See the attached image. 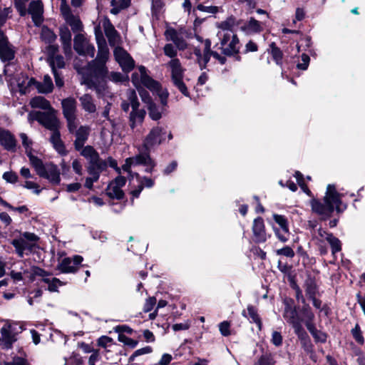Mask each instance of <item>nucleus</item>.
Here are the masks:
<instances>
[{
	"mask_svg": "<svg viewBox=\"0 0 365 365\" xmlns=\"http://www.w3.org/2000/svg\"><path fill=\"white\" fill-rule=\"evenodd\" d=\"M24 187L29 190H33L34 192L36 195H38L41 191V190L39 188V185L33 181L26 180L24 185Z\"/></svg>",
	"mask_w": 365,
	"mask_h": 365,
	"instance_id": "nucleus-59",
	"label": "nucleus"
},
{
	"mask_svg": "<svg viewBox=\"0 0 365 365\" xmlns=\"http://www.w3.org/2000/svg\"><path fill=\"white\" fill-rule=\"evenodd\" d=\"M274 361L270 355H262L254 365H274Z\"/></svg>",
	"mask_w": 365,
	"mask_h": 365,
	"instance_id": "nucleus-50",
	"label": "nucleus"
},
{
	"mask_svg": "<svg viewBox=\"0 0 365 365\" xmlns=\"http://www.w3.org/2000/svg\"><path fill=\"white\" fill-rule=\"evenodd\" d=\"M0 143L8 150H15L16 140L9 131L5 130L0 136Z\"/></svg>",
	"mask_w": 365,
	"mask_h": 365,
	"instance_id": "nucleus-26",
	"label": "nucleus"
},
{
	"mask_svg": "<svg viewBox=\"0 0 365 365\" xmlns=\"http://www.w3.org/2000/svg\"><path fill=\"white\" fill-rule=\"evenodd\" d=\"M81 149V155L86 158L89 161V163H96L101 161L98 153L93 147L87 145L83 148L82 147Z\"/></svg>",
	"mask_w": 365,
	"mask_h": 365,
	"instance_id": "nucleus-30",
	"label": "nucleus"
},
{
	"mask_svg": "<svg viewBox=\"0 0 365 365\" xmlns=\"http://www.w3.org/2000/svg\"><path fill=\"white\" fill-rule=\"evenodd\" d=\"M319 235L321 236L322 240H325L329 243L333 255L341 250L340 240L333 236L332 234L328 233L325 230H319Z\"/></svg>",
	"mask_w": 365,
	"mask_h": 365,
	"instance_id": "nucleus-25",
	"label": "nucleus"
},
{
	"mask_svg": "<svg viewBox=\"0 0 365 365\" xmlns=\"http://www.w3.org/2000/svg\"><path fill=\"white\" fill-rule=\"evenodd\" d=\"M301 58L302 63H297V67L301 70H307L309 63L310 58L305 53H303Z\"/></svg>",
	"mask_w": 365,
	"mask_h": 365,
	"instance_id": "nucleus-60",
	"label": "nucleus"
},
{
	"mask_svg": "<svg viewBox=\"0 0 365 365\" xmlns=\"http://www.w3.org/2000/svg\"><path fill=\"white\" fill-rule=\"evenodd\" d=\"M273 218L274 221L280 226L282 228H286L288 225L287 220L283 215H274Z\"/></svg>",
	"mask_w": 365,
	"mask_h": 365,
	"instance_id": "nucleus-63",
	"label": "nucleus"
},
{
	"mask_svg": "<svg viewBox=\"0 0 365 365\" xmlns=\"http://www.w3.org/2000/svg\"><path fill=\"white\" fill-rule=\"evenodd\" d=\"M16 340L11 325H4L1 329L0 346L3 349H10Z\"/></svg>",
	"mask_w": 365,
	"mask_h": 365,
	"instance_id": "nucleus-22",
	"label": "nucleus"
},
{
	"mask_svg": "<svg viewBox=\"0 0 365 365\" xmlns=\"http://www.w3.org/2000/svg\"><path fill=\"white\" fill-rule=\"evenodd\" d=\"M230 324L227 321H224L219 324V329L222 335L227 336L230 335Z\"/></svg>",
	"mask_w": 365,
	"mask_h": 365,
	"instance_id": "nucleus-54",
	"label": "nucleus"
},
{
	"mask_svg": "<svg viewBox=\"0 0 365 365\" xmlns=\"http://www.w3.org/2000/svg\"><path fill=\"white\" fill-rule=\"evenodd\" d=\"M26 14L31 16L32 20L36 26H39L43 21V6L41 1H31Z\"/></svg>",
	"mask_w": 365,
	"mask_h": 365,
	"instance_id": "nucleus-21",
	"label": "nucleus"
},
{
	"mask_svg": "<svg viewBox=\"0 0 365 365\" xmlns=\"http://www.w3.org/2000/svg\"><path fill=\"white\" fill-rule=\"evenodd\" d=\"M74 49L78 53L83 56L93 57L95 54L94 46L89 43L86 37L82 34L75 36Z\"/></svg>",
	"mask_w": 365,
	"mask_h": 365,
	"instance_id": "nucleus-16",
	"label": "nucleus"
},
{
	"mask_svg": "<svg viewBox=\"0 0 365 365\" xmlns=\"http://www.w3.org/2000/svg\"><path fill=\"white\" fill-rule=\"evenodd\" d=\"M100 26H102L110 46L116 47L121 43L120 34L108 18H103L100 22Z\"/></svg>",
	"mask_w": 365,
	"mask_h": 365,
	"instance_id": "nucleus-14",
	"label": "nucleus"
},
{
	"mask_svg": "<svg viewBox=\"0 0 365 365\" xmlns=\"http://www.w3.org/2000/svg\"><path fill=\"white\" fill-rule=\"evenodd\" d=\"M282 336L280 332L277 331H274L272 333L271 341L274 345H275L276 346H281L282 344Z\"/></svg>",
	"mask_w": 365,
	"mask_h": 365,
	"instance_id": "nucleus-53",
	"label": "nucleus"
},
{
	"mask_svg": "<svg viewBox=\"0 0 365 365\" xmlns=\"http://www.w3.org/2000/svg\"><path fill=\"white\" fill-rule=\"evenodd\" d=\"M83 261L80 255H75L73 259L66 257L58 264V269L63 273H73L77 271L78 265Z\"/></svg>",
	"mask_w": 365,
	"mask_h": 365,
	"instance_id": "nucleus-20",
	"label": "nucleus"
},
{
	"mask_svg": "<svg viewBox=\"0 0 365 365\" xmlns=\"http://www.w3.org/2000/svg\"><path fill=\"white\" fill-rule=\"evenodd\" d=\"M165 131L160 126L153 127L143 140V148L150 150L151 148L161 144L164 140Z\"/></svg>",
	"mask_w": 365,
	"mask_h": 365,
	"instance_id": "nucleus-13",
	"label": "nucleus"
},
{
	"mask_svg": "<svg viewBox=\"0 0 365 365\" xmlns=\"http://www.w3.org/2000/svg\"><path fill=\"white\" fill-rule=\"evenodd\" d=\"M56 110L53 108L48 110L47 113L33 112L29 114V120H34L38 121L46 128L51 131L57 130L59 122L56 116Z\"/></svg>",
	"mask_w": 365,
	"mask_h": 365,
	"instance_id": "nucleus-8",
	"label": "nucleus"
},
{
	"mask_svg": "<svg viewBox=\"0 0 365 365\" xmlns=\"http://www.w3.org/2000/svg\"><path fill=\"white\" fill-rule=\"evenodd\" d=\"M38 175L48 180L53 185H58L61 182L60 170L53 163L46 164Z\"/></svg>",
	"mask_w": 365,
	"mask_h": 365,
	"instance_id": "nucleus-18",
	"label": "nucleus"
},
{
	"mask_svg": "<svg viewBox=\"0 0 365 365\" xmlns=\"http://www.w3.org/2000/svg\"><path fill=\"white\" fill-rule=\"evenodd\" d=\"M139 73H134L132 75V81L133 84L138 87L140 84L147 87L153 93H156L164 106L167 104V98L168 93L165 89H163L158 82L152 79L147 73L146 69L141 66L138 68Z\"/></svg>",
	"mask_w": 365,
	"mask_h": 365,
	"instance_id": "nucleus-2",
	"label": "nucleus"
},
{
	"mask_svg": "<svg viewBox=\"0 0 365 365\" xmlns=\"http://www.w3.org/2000/svg\"><path fill=\"white\" fill-rule=\"evenodd\" d=\"M51 141L58 153H63L64 152V147L60 138V133L57 130L52 131Z\"/></svg>",
	"mask_w": 365,
	"mask_h": 365,
	"instance_id": "nucleus-37",
	"label": "nucleus"
},
{
	"mask_svg": "<svg viewBox=\"0 0 365 365\" xmlns=\"http://www.w3.org/2000/svg\"><path fill=\"white\" fill-rule=\"evenodd\" d=\"M254 240L257 242H262L266 240V234L264 230H253Z\"/></svg>",
	"mask_w": 365,
	"mask_h": 365,
	"instance_id": "nucleus-55",
	"label": "nucleus"
},
{
	"mask_svg": "<svg viewBox=\"0 0 365 365\" xmlns=\"http://www.w3.org/2000/svg\"><path fill=\"white\" fill-rule=\"evenodd\" d=\"M340 197L341 195L336 191L334 186L329 185L324 198V204L317 200H312L311 202L312 210L322 217L330 215L334 208L339 212H342L346 209V205L341 204Z\"/></svg>",
	"mask_w": 365,
	"mask_h": 365,
	"instance_id": "nucleus-1",
	"label": "nucleus"
},
{
	"mask_svg": "<svg viewBox=\"0 0 365 365\" xmlns=\"http://www.w3.org/2000/svg\"><path fill=\"white\" fill-rule=\"evenodd\" d=\"M0 365H30L27 359L22 356H14L11 361H2Z\"/></svg>",
	"mask_w": 365,
	"mask_h": 365,
	"instance_id": "nucleus-43",
	"label": "nucleus"
},
{
	"mask_svg": "<svg viewBox=\"0 0 365 365\" xmlns=\"http://www.w3.org/2000/svg\"><path fill=\"white\" fill-rule=\"evenodd\" d=\"M240 29L247 34H252L261 32L263 28L259 21L251 18L247 23L241 26Z\"/></svg>",
	"mask_w": 365,
	"mask_h": 365,
	"instance_id": "nucleus-28",
	"label": "nucleus"
},
{
	"mask_svg": "<svg viewBox=\"0 0 365 365\" xmlns=\"http://www.w3.org/2000/svg\"><path fill=\"white\" fill-rule=\"evenodd\" d=\"M61 12L68 24L70 25L73 32L79 31L82 29L83 25L78 16L73 15L71 9L67 4L61 5Z\"/></svg>",
	"mask_w": 365,
	"mask_h": 365,
	"instance_id": "nucleus-19",
	"label": "nucleus"
},
{
	"mask_svg": "<svg viewBox=\"0 0 365 365\" xmlns=\"http://www.w3.org/2000/svg\"><path fill=\"white\" fill-rule=\"evenodd\" d=\"M307 328L317 341L321 342H324L326 341V334L322 331H318L312 323H307Z\"/></svg>",
	"mask_w": 365,
	"mask_h": 365,
	"instance_id": "nucleus-38",
	"label": "nucleus"
},
{
	"mask_svg": "<svg viewBox=\"0 0 365 365\" xmlns=\"http://www.w3.org/2000/svg\"><path fill=\"white\" fill-rule=\"evenodd\" d=\"M128 100L130 102L132 112L130 115V127L134 129L138 123H141L145 118V112L144 110L138 109L139 102L135 91L128 90Z\"/></svg>",
	"mask_w": 365,
	"mask_h": 365,
	"instance_id": "nucleus-10",
	"label": "nucleus"
},
{
	"mask_svg": "<svg viewBox=\"0 0 365 365\" xmlns=\"http://www.w3.org/2000/svg\"><path fill=\"white\" fill-rule=\"evenodd\" d=\"M277 255H284L287 257H293L294 256V252L289 247H284L282 249L276 251Z\"/></svg>",
	"mask_w": 365,
	"mask_h": 365,
	"instance_id": "nucleus-61",
	"label": "nucleus"
},
{
	"mask_svg": "<svg viewBox=\"0 0 365 365\" xmlns=\"http://www.w3.org/2000/svg\"><path fill=\"white\" fill-rule=\"evenodd\" d=\"M164 53L167 56L172 58V59L175 58V57L177 55L176 49L170 43H168L164 46Z\"/></svg>",
	"mask_w": 365,
	"mask_h": 365,
	"instance_id": "nucleus-58",
	"label": "nucleus"
},
{
	"mask_svg": "<svg viewBox=\"0 0 365 365\" xmlns=\"http://www.w3.org/2000/svg\"><path fill=\"white\" fill-rule=\"evenodd\" d=\"M61 106L63 116L67 120L68 130L70 132H74L78 126L76 101L72 97L64 98L61 101Z\"/></svg>",
	"mask_w": 365,
	"mask_h": 365,
	"instance_id": "nucleus-7",
	"label": "nucleus"
},
{
	"mask_svg": "<svg viewBox=\"0 0 365 365\" xmlns=\"http://www.w3.org/2000/svg\"><path fill=\"white\" fill-rule=\"evenodd\" d=\"M283 316L287 322L292 326L299 339L303 344H305L308 341L309 336L302 325L303 319L299 317L295 308L289 304H286Z\"/></svg>",
	"mask_w": 365,
	"mask_h": 365,
	"instance_id": "nucleus-4",
	"label": "nucleus"
},
{
	"mask_svg": "<svg viewBox=\"0 0 365 365\" xmlns=\"http://www.w3.org/2000/svg\"><path fill=\"white\" fill-rule=\"evenodd\" d=\"M50 65L52 68L53 72L56 70V67L63 68L64 66V61L62 56H56L51 58Z\"/></svg>",
	"mask_w": 365,
	"mask_h": 365,
	"instance_id": "nucleus-44",
	"label": "nucleus"
},
{
	"mask_svg": "<svg viewBox=\"0 0 365 365\" xmlns=\"http://www.w3.org/2000/svg\"><path fill=\"white\" fill-rule=\"evenodd\" d=\"M43 282L48 284V289L51 292H56L58 287L62 286L63 283L58 279L53 277H45L42 279Z\"/></svg>",
	"mask_w": 365,
	"mask_h": 365,
	"instance_id": "nucleus-40",
	"label": "nucleus"
},
{
	"mask_svg": "<svg viewBox=\"0 0 365 365\" xmlns=\"http://www.w3.org/2000/svg\"><path fill=\"white\" fill-rule=\"evenodd\" d=\"M130 0H113L111 1V6L113 8L110 10V13L113 14H118L122 9H126L129 6Z\"/></svg>",
	"mask_w": 365,
	"mask_h": 365,
	"instance_id": "nucleus-35",
	"label": "nucleus"
},
{
	"mask_svg": "<svg viewBox=\"0 0 365 365\" xmlns=\"http://www.w3.org/2000/svg\"><path fill=\"white\" fill-rule=\"evenodd\" d=\"M235 25V19L233 17H230L219 24L218 27L221 29L219 32L232 31Z\"/></svg>",
	"mask_w": 365,
	"mask_h": 365,
	"instance_id": "nucleus-41",
	"label": "nucleus"
},
{
	"mask_svg": "<svg viewBox=\"0 0 365 365\" xmlns=\"http://www.w3.org/2000/svg\"><path fill=\"white\" fill-rule=\"evenodd\" d=\"M351 334L357 343H359V344H364V339L362 336L360 327L358 324H356L354 328L352 329Z\"/></svg>",
	"mask_w": 365,
	"mask_h": 365,
	"instance_id": "nucleus-46",
	"label": "nucleus"
},
{
	"mask_svg": "<svg viewBox=\"0 0 365 365\" xmlns=\"http://www.w3.org/2000/svg\"><path fill=\"white\" fill-rule=\"evenodd\" d=\"M115 61L119 63L123 71H130L135 66L134 61L130 54L123 48L116 46L113 51Z\"/></svg>",
	"mask_w": 365,
	"mask_h": 365,
	"instance_id": "nucleus-15",
	"label": "nucleus"
},
{
	"mask_svg": "<svg viewBox=\"0 0 365 365\" xmlns=\"http://www.w3.org/2000/svg\"><path fill=\"white\" fill-rule=\"evenodd\" d=\"M217 36L220 39V48L224 54L232 56L239 52V39L232 31L218 32Z\"/></svg>",
	"mask_w": 365,
	"mask_h": 365,
	"instance_id": "nucleus-6",
	"label": "nucleus"
},
{
	"mask_svg": "<svg viewBox=\"0 0 365 365\" xmlns=\"http://www.w3.org/2000/svg\"><path fill=\"white\" fill-rule=\"evenodd\" d=\"M126 182L125 178L123 176L117 177L113 181L110 182L106 189V194L110 198L120 200L124 196L122 187Z\"/></svg>",
	"mask_w": 365,
	"mask_h": 365,
	"instance_id": "nucleus-17",
	"label": "nucleus"
},
{
	"mask_svg": "<svg viewBox=\"0 0 365 365\" xmlns=\"http://www.w3.org/2000/svg\"><path fill=\"white\" fill-rule=\"evenodd\" d=\"M29 0H15V6L20 15L24 16L26 14V2Z\"/></svg>",
	"mask_w": 365,
	"mask_h": 365,
	"instance_id": "nucleus-51",
	"label": "nucleus"
},
{
	"mask_svg": "<svg viewBox=\"0 0 365 365\" xmlns=\"http://www.w3.org/2000/svg\"><path fill=\"white\" fill-rule=\"evenodd\" d=\"M275 234L278 239L283 242H287L291 239V233L289 230H275Z\"/></svg>",
	"mask_w": 365,
	"mask_h": 365,
	"instance_id": "nucleus-47",
	"label": "nucleus"
},
{
	"mask_svg": "<svg viewBox=\"0 0 365 365\" xmlns=\"http://www.w3.org/2000/svg\"><path fill=\"white\" fill-rule=\"evenodd\" d=\"M26 155L29 157L30 164L34 167L37 175H38L43 170L45 165H43L41 159L32 154V151L28 152Z\"/></svg>",
	"mask_w": 365,
	"mask_h": 365,
	"instance_id": "nucleus-36",
	"label": "nucleus"
},
{
	"mask_svg": "<svg viewBox=\"0 0 365 365\" xmlns=\"http://www.w3.org/2000/svg\"><path fill=\"white\" fill-rule=\"evenodd\" d=\"M106 167L104 161H99L96 163H88L86 170L89 176L93 177V180H98L100 173Z\"/></svg>",
	"mask_w": 365,
	"mask_h": 365,
	"instance_id": "nucleus-29",
	"label": "nucleus"
},
{
	"mask_svg": "<svg viewBox=\"0 0 365 365\" xmlns=\"http://www.w3.org/2000/svg\"><path fill=\"white\" fill-rule=\"evenodd\" d=\"M14 56V51L9 44L4 35H0V58L2 61H10Z\"/></svg>",
	"mask_w": 365,
	"mask_h": 365,
	"instance_id": "nucleus-24",
	"label": "nucleus"
},
{
	"mask_svg": "<svg viewBox=\"0 0 365 365\" xmlns=\"http://www.w3.org/2000/svg\"><path fill=\"white\" fill-rule=\"evenodd\" d=\"M2 178L5 181L9 183H15L18 180V175L13 171L5 172Z\"/></svg>",
	"mask_w": 365,
	"mask_h": 365,
	"instance_id": "nucleus-52",
	"label": "nucleus"
},
{
	"mask_svg": "<svg viewBox=\"0 0 365 365\" xmlns=\"http://www.w3.org/2000/svg\"><path fill=\"white\" fill-rule=\"evenodd\" d=\"M30 105L34 108H41L43 110H51L53 108L51 106L49 101L42 96H36L30 101Z\"/></svg>",
	"mask_w": 365,
	"mask_h": 365,
	"instance_id": "nucleus-34",
	"label": "nucleus"
},
{
	"mask_svg": "<svg viewBox=\"0 0 365 365\" xmlns=\"http://www.w3.org/2000/svg\"><path fill=\"white\" fill-rule=\"evenodd\" d=\"M148 109L149 111V115L153 120H157L161 118V113L159 111L155 104H150L148 106Z\"/></svg>",
	"mask_w": 365,
	"mask_h": 365,
	"instance_id": "nucleus-45",
	"label": "nucleus"
},
{
	"mask_svg": "<svg viewBox=\"0 0 365 365\" xmlns=\"http://www.w3.org/2000/svg\"><path fill=\"white\" fill-rule=\"evenodd\" d=\"M90 132V128L88 126H81L76 132V139L75 140V147L76 150H80L84 143L88 138Z\"/></svg>",
	"mask_w": 365,
	"mask_h": 365,
	"instance_id": "nucleus-27",
	"label": "nucleus"
},
{
	"mask_svg": "<svg viewBox=\"0 0 365 365\" xmlns=\"http://www.w3.org/2000/svg\"><path fill=\"white\" fill-rule=\"evenodd\" d=\"M302 313L304 314L305 324L307 323H312V320L314 317V314L310 311L309 308L307 306H304L302 309Z\"/></svg>",
	"mask_w": 365,
	"mask_h": 365,
	"instance_id": "nucleus-56",
	"label": "nucleus"
},
{
	"mask_svg": "<svg viewBox=\"0 0 365 365\" xmlns=\"http://www.w3.org/2000/svg\"><path fill=\"white\" fill-rule=\"evenodd\" d=\"M109 78L115 83L118 82H123L127 81L128 76H123L120 73L118 72H113L110 73Z\"/></svg>",
	"mask_w": 365,
	"mask_h": 365,
	"instance_id": "nucleus-62",
	"label": "nucleus"
},
{
	"mask_svg": "<svg viewBox=\"0 0 365 365\" xmlns=\"http://www.w3.org/2000/svg\"><path fill=\"white\" fill-rule=\"evenodd\" d=\"M16 83L19 88V92L21 94H26L30 93L36 85V81L33 78L20 74L16 78Z\"/></svg>",
	"mask_w": 365,
	"mask_h": 365,
	"instance_id": "nucleus-23",
	"label": "nucleus"
},
{
	"mask_svg": "<svg viewBox=\"0 0 365 365\" xmlns=\"http://www.w3.org/2000/svg\"><path fill=\"white\" fill-rule=\"evenodd\" d=\"M305 286L307 294L309 297H314L317 292V287L314 282L312 279H308L306 282Z\"/></svg>",
	"mask_w": 365,
	"mask_h": 365,
	"instance_id": "nucleus-48",
	"label": "nucleus"
},
{
	"mask_svg": "<svg viewBox=\"0 0 365 365\" xmlns=\"http://www.w3.org/2000/svg\"><path fill=\"white\" fill-rule=\"evenodd\" d=\"M247 312L252 322L256 323L258 326V328L261 329L262 322L257 314L256 309L253 306L250 305L247 307Z\"/></svg>",
	"mask_w": 365,
	"mask_h": 365,
	"instance_id": "nucleus-42",
	"label": "nucleus"
},
{
	"mask_svg": "<svg viewBox=\"0 0 365 365\" xmlns=\"http://www.w3.org/2000/svg\"><path fill=\"white\" fill-rule=\"evenodd\" d=\"M168 66L171 70V78L173 83L179 89V91L185 96H189L187 88L184 83L183 73L181 63L178 58H173L168 63Z\"/></svg>",
	"mask_w": 365,
	"mask_h": 365,
	"instance_id": "nucleus-9",
	"label": "nucleus"
},
{
	"mask_svg": "<svg viewBox=\"0 0 365 365\" xmlns=\"http://www.w3.org/2000/svg\"><path fill=\"white\" fill-rule=\"evenodd\" d=\"M82 108L89 113H93L96 111V106L93 102L92 97L88 94H84L79 98Z\"/></svg>",
	"mask_w": 365,
	"mask_h": 365,
	"instance_id": "nucleus-32",
	"label": "nucleus"
},
{
	"mask_svg": "<svg viewBox=\"0 0 365 365\" xmlns=\"http://www.w3.org/2000/svg\"><path fill=\"white\" fill-rule=\"evenodd\" d=\"M155 304H156V299L153 297H149L146 300V302L144 304L143 311L145 312H148L151 311Z\"/></svg>",
	"mask_w": 365,
	"mask_h": 365,
	"instance_id": "nucleus-64",
	"label": "nucleus"
},
{
	"mask_svg": "<svg viewBox=\"0 0 365 365\" xmlns=\"http://www.w3.org/2000/svg\"><path fill=\"white\" fill-rule=\"evenodd\" d=\"M38 240V237L31 232H26L23 237L14 240L11 244L16 249V252L20 257H23L25 250H31Z\"/></svg>",
	"mask_w": 365,
	"mask_h": 365,
	"instance_id": "nucleus-11",
	"label": "nucleus"
},
{
	"mask_svg": "<svg viewBox=\"0 0 365 365\" xmlns=\"http://www.w3.org/2000/svg\"><path fill=\"white\" fill-rule=\"evenodd\" d=\"M34 88H36L38 93H48L53 91V84L51 77L48 75H45L42 83L36 81Z\"/></svg>",
	"mask_w": 365,
	"mask_h": 365,
	"instance_id": "nucleus-31",
	"label": "nucleus"
},
{
	"mask_svg": "<svg viewBox=\"0 0 365 365\" xmlns=\"http://www.w3.org/2000/svg\"><path fill=\"white\" fill-rule=\"evenodd\" d=\"M20 138L22 140V144H23V146L24 147L25 150H26V153L27 154L28 152H31V144H32V142L29 139V138L27 137V135L25 134V133H21L20 134Z\"/></svg>",
	"mask_w": 365,
	"mask_h": 365,
	"instance_id": "nucleus-57",
	"label": "nucleus"
},
{
	"mask_svg": "<svg viewBox=\"0 0 365 365\" xmlns=\"http://www.w3.org/2000/svg\"><path fill=\"white\" fill-rule=\"evenodd\" d=\"M136 177L138 178L139 183L143 185V187L150 188L154 184V180L148 178V177H140L138 174H135Z\"/></svg>",
	"mask_w": 365,
	"mask_h": 365,
	"instance_id": "nucleus-49",
	"label": "nucleus"
},
{
	"mask_svg": "<svg viewBox=\"0 0 365 365\" xmlns=\"http://www.w3.org/2000/svg\"><path fill=\"white\" fill-rule=\"evenodd\" d=\"M95 35L98 51L96 59L93 61V63L97 71L101 73H106L107 72V69L105 65L109 58V49L101 31L100 26L95 28Z\"/></svg>",
	"mask_w": 365,
	"mask_h": 365,
	"instance_id": "nucleus-3",
	"label": "nucleus"
},
{
	"mask_svg": "<svg viewBox=\"0 0 365 365\" xmlns=\"http://www.w3.org/2000/svg\"><path fill=\"white\" fill-rule=\"evenodd\" d=\"M60 36L61 41L63 45V49L66 54L71 53V34L69 29L67 27L61 28L60 29Z\"/></svg>",
	"mask_w": 365,
	"mask_h": 365,
	"instance_id": "nucleus-33",
	"label": "nucleus"
},
{
	"mask_svg": "<svg viewBox=\"0 0 365 365\" xmlns=\"http://www.w3.org/2000/svg\"><path fill=\"white\" fill-rule=\"evenodd\" d=\"M143 165L145 167L147 173H152L155 166V162L150 158L149 150L144 151L139 149L138 155L128 158L125 163L122 165V169L127 173H130L131 166Z\"/></svg>",
	"mask_w": 365,
	"mask_h": 365,
	"instance_id": "nucleus-5",
	"label": "nucleus"
},
{
	"mask_svg": "<svg viewBox=\"0 0 365 365\" xmlns=\"http://www.w3.org/2000/svg\"><path fill=\"white\" fill-rule=\"evenodd\" d=\"M270 53L272 56L273 59L276 62L277 65H282V56L283 53L282 51L277 47L276 44L274 43H272L270 44Z\"/></svg>",
	"mask_w": 365,
	"mask_h": 365,
	"instance_id": "nucleus-39",
	"label": "nucleus"
},
{
	"mask_svg": "<svg viewBox=\"0 0 365 365\" xmlns=\"http://www.w3.org/2000/svg\"><path fill=\"white\" fill-rule=\"evenodd\" d=\"M211 42L207 39L203 43V55L201 53V49L200 48H195V54L197 57V61L200 64L201 69L205 68L207 63L210 60V56L212 55L214 58L220 61V63L223 64L225 62V58L220 56L215 51H210Z\"/></svg>",
	"mask_w": 365,
	"mask_h": 365,
	"instance_id": "nucleus-12",
	"label": "nucleus"
}]
</instances>
